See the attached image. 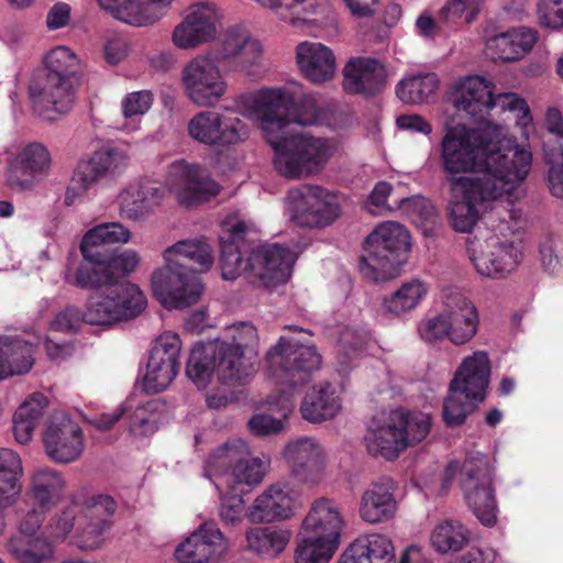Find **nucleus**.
Masks as SVG:
<instances>
[{
	"label": "nucleus",
	"mask_w": 563,
	"mask_h": 563,
	"mask_svg": "<svg viewBox=\"0 0 563 563\" xmlns=\"http://www.w3.org/2000/svg\"><path fill=\"white\" fill-rule=\"evenodd\" d=\"M166 196V189L153 181L140 185L135 192H126L122 197L121 214L130 220H140L161 206Z\"/></svg>",
	"instance_id": "43"
},
{
	"label": "nucleus",
	"mask_w": 563,
	"mask_h": 563,
	"mask_svg": "<svg viewBox=\"0 0 563 563\" xmlns=\"http://www.w3.org/2000/svg\"><path fill=\"white\" fill-rule=\"evenodd\" d=\"M261 45L235 30L224 34L213 59L198 56L183 70V82L188 98L200 107L213 106L225 93L227 84L216 63L232 70H245L257 62Z\"/></svg>",
	"instance_id": "3"
},
{
	"label": "nucleus",
	"mask_w": 563,
	"mask_h": 563,
	"mask_svg": "<svg viewBox=\"0 0 563 563\" xmlns=\"http://www.w3.org/2000/svg\"><path fill=\"white\" fill-rule=\"evenodd\" d=\"M340 409L341 401L335 388L327 382L313 385L300 406L302 418L314 423L332 419Z\"/></svg>",
	"instance_id": "42"
},
{
	"label": "nucleus",
	"mask_w": 563,
	"mask_h": 563,
	"mask_svg": "<svg viewBox=\"0 0 563 563\" xmlns=\"http://www.w3.org/2000/svg\"><path fill=\"white\" fill-rule=\"evenodd\" d=\"M409 250L410 234L404 225L382 223L365 240L360 271L374 282L394 278L406 263Z\"/></svg>",
	"instance_id": "12"
},
{
	"label": "nucleus",
	"mask_w": 563,
	"mask_h": 563,
	"mask_svg": "<svg viewBox=\"0 0 563 563\" xmlns=\"http://www.w3.org/2000/svg\"><path fill=\"white\" fill-rule=\"evenodd\" d=\"M33 497L40 508H47L57 499L64 488L62 475L51 468L37 470L33 475Z\"/></svg>",
	"instance_id": "52"
},
{
	"label": "nucleus",
	"mask_w": 563,
	"mask_h": 563,
	"mask_svg": "<svg viewBox=\"0 0 563 563\" xmlns=\"http://www.w3.org/2000/svg\"><path fill=\"white\" fill-rule=\"evenodd\" d=\"M290 533L275 527H260L250 530L246 534L249 548L254 552L273 558L279 554L287 545Z\"/></svg>",
	"instance_id": "49"
},
{
	"label": "nucleus",
	"mask_w": 563,
	"mask_h": 563,
	"mask_svg": "<svg viewBox=\"0 0 563 563\" xmlns=\"http://www.w3.org/2000/svg\"><path fill=\"white\" fill-rule=\"evenodd\" d=\"M453 104L475 120H483L496 107L501 110L529 112L527 102L514 92L495 95L493 84L481 76L466 77L460 85Z\"/></svg>",
	"instance_id": "15"
},
{
	"label": "nucleus",
	"mask_w": 563,
	"mask_h": 563,
	"mask_svg": "<svg viewBox=\"0 0 563 563\" xmlns=\"http://www.w3.org/2000/svg\"><path fill=\"white\" fill-rule=\"evenodd\" d=\"M153 93L150 90H141L128 93L122 101L124 117L130 118L144 114L153 104Z\"/></svg>",
	"instance_id": "62"
},
{
	"label": "nucleus",
	"mask_w": 563,
	"mask_h": 563,
	"mask_svg": "<svg viewBox=\"0 0 563 563\" xmlns=\"http://www.w3.org/2000/svg\"><path fill=\"white\" fill-rule=\"evenodd\" d=\"M181 341L174 332H164L154 342L146 365L144 389L156 394L167 388L178 374Z\"/></svg>",
	"instance_id": "23"
},
{
	"label": "nucleus",
	"mask_w": 563,
	"mask_h": 563,
	"mask_svg": "<svg viewBox=\"0 0 563 563\" xmlns=\"http://www.w3.org/2000/svg\"><path fill=\"white\" fill-rule=\"evenodd\" d=\"M168 178L176 187L179 203L186 207L208 201L221 190L220 185L208 175L205 168L183 159L170 165Z\"/></svg>",
	"instance_id": "24"
},
{
	"label": "nucleus",
	"mask_w": 563,
	"mask_h": 563,
	"mask_svg": "<svg viewBox=\"0 0 563 563\" xmlns=\"http://www.w3.org/2000/svg\"><path fill=\"white\" fill-rule=\"evenodd\" d=\"M342 528L336 503L325 497L316 499L297 536L296 563H329L339 547Z\"/></svg>",
	"instance_id": "9"
},
{
	"label": "nucleus",
	"mask_w": 563,
	"mask_h": 563,
	"mask_svg": "<svg viewBox=\"0 0 563 563\" xmlns=\"http://www.w3.org/2000/svg\"><path fill=\"white\" fill-rule=\"evenodd\" d=\"M218 15L211 4L192 5L185 20L175 27L173 41L180 48H191L211 40L217 32Z\"/></svg>",
	"instance_id": "30"
},
{
	"label": "nucleus",
	"mask_w": 563,
	"mask_h": 563,
	"mask_svg": "<svg viewBox=\"0 0 563 563\" xmlns=\"http://www.w3.org/2000/svg\"><path fill=\"white\" fill-rule=\"evenodd\" d=\"M484 0H446L439 10L440 23L446 33L473 23L481 13Z\"/></svg>",
	"instance_id": "47"
},
{
	"label": "nucleus",
	"mask_w": 563,
	"mask_h": 563,
	"mask_svg": "<svg viewBox=\"0 0 563 563\" xmlns=\"http://www.w3.org/2000/svg\"><path fill=\"white\" fill-rule=\"evenodd\" d=\"M296 507V492L287 485H272L255 499L251 516L254 520L271 522L289 518Z\"/></svg>",
	"instance_id": "40"
},
{
	"label": "nucleus",
	"mask_w": 563,
	"mask_h": 563,
	"mask_svg": "<svg viewBox=\"0 0 563 563\" xmlns=\"http://www.w3.org/2000/svg\"><path fill=\"white\" fill-rule=\"evenodd\" d=\"M292 221L303 228H324L341 216L338 196L318 185L303 184L288 191Z\"/></svg>",
	"instance_id": "16"
},
{
	"label": "nucleus",
	"mask_w": 563,
	"mask_h": 563,
	"mask_svg": "<svg viewBox=\"0 0 563 563\" xmlns=\"http://www.w3.org/2000/svg\"><path fill=\"white\" fill-rule=\"evenodd\" d=\"M117 509L115 500L108 495L92 496L82 510L85 526L82 541L79 545L84 550L98 548L102 542V534L111 527V517Z\"/></svg>",
	"instance_id": "38"
},
{
	"label": "nucleus",
	"mask_w": 563,
	"mask_h": 563,
	"mask_svg": "<svg viewBox=\"0 0 563 563\" xmlns=\"http://www.w3.org/2000/svg\"><path fill=\"white\" fill-rule=\"evenodd\" d=\"M538 40L533 29L519 26L489 37L486 42L487 54L494 62L510 63L528 54Z\"/></svg>",
	"instance_id": "37"
},
{
	"label": "nucleus",
	"mask_w": 563,
	"mask_h": 563,
	"mask_svg": "<svg viewBox=\"0 0 563 563\" xmlns=\"http://www.w3.org/2000/svg\"><path fill=\"white\" fill-rule=\"evenodd\" d=\"M188 135L208 146H228L249 137L247 125L238 117L205 110L196 113L188 122Z\"/></svg>",
	"instance_id": "21"
},
{
	"label": "nucleus",
	"mask_w": 563,
	"mask_h": 563,
	"mask_svg": "<svg viewBox=\"0 0 563 563\" xmlns=\"http://www.w3.org/2000/svg\"><path fill=\"white\" fill-rule=\"evenodd\" d=\"M43 441L48 456L58 463H70L84 451L81 428L67 417L52 421Z\"/></svg>",
	"instance_id": "29"
},
{
	"label": "nucleus",
	"mask_w": 563,
	"mask_h": 563,
	"mask_svg": "<svg viewBox=\"0 0 563 563\" xmlns=\"http://www.w3.org/2000/svg\"><path fill=\"white\" fill-rule=\"evenodd\" d=\"M2 343L12 376L30 372L34 364V345L20 338H3Z\"/></svg>",
	"instance_id": "54"
},
{
	"label": "nucleus",
	"mask_w": 563,
	"mask_h": 563,
	"mask_svg": "<svg viewBox=\"0 0 563 563\" xmlns=\"http://www.w3.org/2000/svg\"><path fill=\"white\" fill-rule=\"evenodd\" d=\"M249 108L261 121L265 135L289 133L290 124H317L321 109L314 97L295 98L282 89H263L250 98Z\"/></svg>",
	"instance_id": "11"
},
{
	"label": "nucleus",
	"mask_w": 563,
	"mask_h": 563,
	"mask_svg": "<svg viewBox=\"0 0 563 563\" xmlns=\"http://www.w3.org/2000/svg\"><path fill=\"white\" fill-rule=\"evenodd\" d=\"M140 256L135 251H113L91 262H81L75 268L68 267L65 282L81 289H96L101 285L121 284L119 278L135 271Z\"/></svg>",
	"instance_id": "17"
},
{
	"label": "nucleus",
	"mask_w": 563,
	"mask_h": 563,
	"mask_svg": "<svg viewBox=\"0 0 563 563\" xmlns=\"http://www.w3.org/2000/svg\"><path fill=\"white\" fill-rule=\"evenodd\" d=\"M232 492L224 494L221 497L219 515L224 525H235L242 520V514L244 510V500L241 494L246 493L243 488L239 492L231 489Z\"/></svg>",
	"instance_id": "57"
},
{
	"label": "nucleus",
	"mask_w": 563,
	"mask_h": 563,
	"mask_svg": "<svg viewBox=\"0 0 563 563\" xmlns=\"http://www.w3.org/2000/svg\"><path fill=\"white\" fill-rule=\"evenodd\" d=\"M430 429L429 415L397 408L384 419L374 420L364 441L371 455L393 461L407 448L424 440Z\"/></svg>",
	"instance_id": "10"
},
{
	"label": "nucleus",
	"mask_w": 563,
	"mask_h": 563,
	"mask_svg": "<svg viewBox=\"0 0 563 563\" xmlns=\"http://www.w3.org/2000/svg\"><path fill=\"white\" fill-rule=\"evenodd\" d=\"M250 227L242 220L230 224L225 222L219 236L220 241V268L222 278L234 280L242 273L251 274L249 254L253 246L247 241Z\"/></svg>",
	"instance_id": "25"
},
{
	"label": "nucleus",
	"mask_w": 563,
	"mask_h": 563,
	"mask_svg": "<svg viewBox=\"0 0 563 563\" xmlns=\"http://www.w3.org/2000/svg\"><path fill=\"white\" fill-rule=\"evenodd\" d=\"M245 451V441L241 439L228 441L214 450L206 462V473L217 479L216 486H227L231 489V472L236 464L239 454Z\"/></svg>",
	"instance_id": "46"
},
{
	"label": "nucleus",
	"mask_w": 563,
	"mask_h": 563,
	"mask_svg": "<svg viewBox=\"0 0 563 563\" xmlns=\"http://www.w3.org/2000/svg\"><path fill=\"white\" fill-rule=\"evenodd\" d=\"M419 331L421 338L427 342H437L443 339L449 340L448 310L445 309L435 317L428 319L421 324Z\"/></svg>",
	"instance_id": "61"
},
{
	"label": "nucleus",
	"mask_w": 563,
	"mask_h": 563,
	"mask_svg": "<svg viewBox=\"0 0 563 563\" xmlns=\"http://www.w3.org/2000/svg\"><path fill=\"white\" fill-rule=\"evenodd\" d=\"M428 294L427 285L420 279L404 283L395 292L384 299L388 312L400 316L415 309Z\"/></svg>",
	"instance_id": "50"
},
{
	"label": "nucleus",
	"mask_w": 563,
	"mask_h": 563,
	"mask_svg": "<svg viewBox=\"0 0 563 563\" xmlns=\"http://www.w3.org/2000/svg\"><path fill=\"white\" fill-rule=\"evenodd\" d=\"M295 261L296 254L286 245L264 243L253 246L249 254V283L267 290L285 285L291 276Z\"/></svg>",
	"instance_id": "19"
},
{
	"label": "nucleus",
	"mask_w": 563,
	"mask_h": 563,
	"mask_svg": "<svg viewBox=\"0 0 563 563\" xmlns=\"http://www.w3.org/2000/svg\"><path fill=\"white\" fill-rule=\"evenodd\" d=\"M396 202L413 223L424 228L426 235L430 234L438 217L431 200L422 196H413Z\"/></svg>",
	"instance_id": "55"
},
{
	"label": "nucleus",
	"mask_w": 563,
	"mask_h": 563,
	"mask_svg": "<svg viewBox=\"0 0 563 563\" xmlns=\"http://www.w3.org/2000/svg\"><path fill=\"white\" fill-rule=\"evenodd\" d=\"M51 169L52 155L48 148L43 143L31 142L9 161L7 185L18 192L31 191L48 177Z\"/></svg>",
	"instance_id": "22"
},
{
	"label": "nucleus",
	"mask_w": 563,
	"mask_h": 563,
	"mask_svg": "<svg viewBox=\"0 0 563 563\" xmlns=\"http://www.w3.org/2000/svg\"><path fill=\"white\" fill-rule=\"evenodd\" d=\"M54 536L56 538H65L76 527L80 536V542L82 541L85 519H82V515L78 517L77 506H69L64 509L54 520Z\"/></svg>",
	"instance_id": "60"
},
{
	"label": "nucleus",
	"mask_w": 563,
	"mask_h": 563,
	"mask_svg": "<svg viewBox=\"0 0 563 563\" xmlns=\"http://www.w3.org/2000/svg\"><path fill=\"white\" fill-rule=\"evenodd\" d=\"M521 252L514 243L489 239L485 250L473 252L471 260L476 271L486 277H504L512 272L521 261Z\"/></svg>",
	"instance_id": "32"
},
{
	"label": "nucleus",
	"mask_w": 563,
	"mask_h": 563,
	"mask_svg": "<svg viewBox=\"0 0 563 563\" xmlns=\"http://www.w3.org/2000/svg\"><path fill=\"white\" fill-rule=\"evenodd\" d=\"M128 165L124 151L104 146L95 151L88 158L80 159L73 173L65 192V205L71 206L101 180L119 174Z\"/></svg>",
	"instance_id": "18"
},
{
	"label": "nucleus",
	"mask_w": 563,
	"mask_h": 563,
	"mask_svg": "<svg viewBox=\"0 0 563 563\" xmlns=\"http://www.w3.org/2000/svg\"><path fill=\"white\" fill-rule=\"evenodd\" d=\"M223 533L213 521L201 525L175 550L180 563H210L219 560L227 551Z\"/></svg>",
	"instance_id": "26"
},
{
	"label": "nucleus",
	"mask_w": 563,
	"mask_h": 563,
	"mask_svg": "<svg viewBox=\"0 0 563 563\" xmlns=\"http://www.w3.org/2000/svg\"><path fill=\"white\" fill-rule=\"evenodd\" d=\"M438 87L439 79L434 73L417 74L399 81L396 95L405 103L419 104L427 102Z\"/></svg>",
	"instance_id": "48"
},
{
	"label": "nucleus",
	"mask_w": 563,
	"mask_h": 563,
	"mask_svg": "<svg viewBox=\"0 0 563 563\" xmlns=\"http://www.w3.org/2000/svg\"><path fill=\"white\" fill-rule=\"evenodd\" d=\"M22 474L0 472V507H9L20 493L19 479Z\"/></svg>",
	"instance_id": "63"
},
{
	"label": "nucleus",
	"mask_w": 563,
	"mask_h": 563,
	"mask_svg": "<svg viewBox=\"0 0 563 563\" xmlns=\"http://www.w3.org/2000/svg\"><path fill=\"white\" fill-rule=\"evenodd\" d=\"M321 366V355L314 345L300 344L297 340L280 336L266 354V375L280 388L278 399L269 395L267 404L280 405L279 412L286 418L291 410V391L307 384L312 374Z\"/></svg>",
	"instance_id": "5"
},
{
	"label": "nucleus",
	"mask_w": 563,
	"mask_h": 563,
	"mask_svg": "<svg viewBox=\"0 0 563 563\" xmlns=\"http://www.w3.org/2000/svg\"><path fill=\"white\" fill-rule=\"evenodd\" d=\"M468 540V530L455 520H445L439 523L431 534V544L440 553L461 551Z\"/></svg>",
	"instance_id": "51"
},
{
	"label": "nucleus",
	"mask_w": 563,
	"mask_h": 563,
	"mask_svg": "<svg viewBox=\"0 0 563 563\" xmlns=\"http://www.w3.org/2000/svg\"><path fill=\"white\" fill-rule=\"evenodd\" d=\"M225 355L230 349L225 345L207 342L196 344L188 357L186 366L187 377L199 389H205L217 373L218 379L225 385H243L241 373L243 369H233L232 363L227 361Z\"/></svg>",
	"instance_id": "20"
},
{
	"label": "nucleus",
	"mask_w": 563,
	"mask_h": 563,
	"mask_svg": "<svg viewBox=\"0 0 563 563\" xmlns=\"http://www.w3.org/2000/svg\"><path fill=\"white\" fill-rule=\"evenodd\" d=\"M82 322H86V310L81 311L75 306H68L55 316L49 329L56 332L76 333Z\"/></svg>",
	"instance_id": "59"
},
{
	"label": "nucleus",
	"mask_w": 563,
	"mask_h": 563,
	"mask_svg": "<svg viewBox=\"0 0 563 563\" xmlns=\"http://www.w3.org/2000/svg\"><path fill=\"white\" fill-rule=\"evenodd\" d=\"M257 341L256 328L250 322L232 324L225 329L222 340L212 341L230 349V354L233 355H225V358L232 363L233 369H243L241 373L243 384L255 372L253 364L245 360V353L252 352L256 347Z\"/></svg>",
	"instance_id": "36"
},
{
	"label": "nucleus",
	"mask_w": 563,
	"mask_h": 563,
	"mask_svg": "<svg viewBox=\"0 0 563 563\" xmlns=\"http://www.w3.org/2000/svg\"><path fill=\"white\" fill-rule=\"evenodd\" d=\"M296 60L301 75L312 84L331 80L336 70L333 51L319 42L299 43L296 47Z\"/></svg>",
	"instance_id": "33"
},
{
	"label": "nucleus",
	"mask_w": 563,
	"mask_h": 563,
	"mask_svg": "<svg viewBox=\"0 0 563 563\" xmlns=\"http://www.w3.org/2000/svg\"><path fill=\"white\" fill-rule=\"evenodd\" d=\"M131 238V232L120 222H104L95 225L82 238L80 242V253L82 262L96 263L97 260L114 250L110 245L115 243H126Z\"/></svg>",
	"instance_id": "39"
},
{
	"label": "nucleus",
	"mask_w": 563,
	"mask_h": 563,
	"mask_svg": "<svg viewBox=\"0 0 563 563\" xmlns=\"http://www.w3.org/2000/svg\"><path fill=\"white\" fill-rule=\"evenodd\" d=\"M490 375L492 363L487 352L475 351L462 361L443 401V421L448 427L463 424L477 405L484 401Z\"/></svg>",
	"instance_id": "8"
},
{
	"label": "nucleus",
	"mask_w": 563,
	"mask_h": 563,
	"mask_svg": "<svg viewBox=\"0 0 563 563\" xmlns=\"http://www.w3.org/2000/svg\"><path fill=\"white\" fill-rule=\"evenodd\" d=\"M460 475V485L467 506L482 525L493 527L497 522L498 506L494 471L487 457L481 454L467 456Z\"/></svg>",
	"instance_id": "13"
},
{
	"label": "nucleus",
	"mask_w": 563,
	"mask_h": 563,
	"mask_svg": "<svg viewBox=\"0 0 563 563\" xmlns=\"http://www.w3.org/2000/svg\"><path fill=\"white\" fill-rule=\"evenodd\" d=\"M338 563H395V550L384 534H367L356 539Z\"/></svg>",
	"instance_id": "41"
},
{
	"label": "nucleus",
	"mask_w": 563,
	"mask_h": 563,
	"mask_svg": "<svg viewBox=\"0 0 563 563\" xmlns=\"http://www.w3.org/2000/svg\"><path fill=\"white\" fill-rule=\"evenodd\" d=\"M106 289L90 296L86 307V323L111 325L137 317L146 307V298L134 284L101 285Z\"/></svg>",
	"instance_id": "14"
},
{
	"label": "nucleus",
	"mask_w": 563,
	"mask_h": 563,
	"mask_svg": "<svg viewBox=\"0 0 563 563\" xmlns=\"http://www.w3.org/2000/svg\"><path fill=\"white\" fill-rule=\"evenodd\" d=\"M265 471V463L260 457L251 456L245 443V451L239 454L238 462L231 472V489H236L238 485L253 487L260 484L263 481Z\"/></svg>",
	"instance_id": "53"
},
{
	"label": "nucleus",
	"mask_w": 563,
	"mask_h": 563,
	"mask_svg": "<svg viewBox=\"0 0 563 563\" xmlns=\"http://www.w3.org/2000/svg\"><path fill=\"white\" fill-rule=\"evenodd\" d=\"M523 181L497 178L454 179L449 187V220L452 228L462 233L471 232L479 220V208L487 202L505 199L514 203L521 197Z\"/></svg>",
	"instance_id": "7"
},
{
	"label": "nucleus",
	"mask_w": 563,
	"mask_h": 563,
	"mask_svg": "<svg viewBox=\"0 0 563 563\" xmlns=\"http://www.w3.org/2000/svg\"><path fill=\"white\" fill-rule=\"evenodd\" d=\"M173 0H98L101 8L117 20L135 26L158 21Z\"/></svg>",
	"instance_id": "35"
},
{
	"label": "nucleus",
	"mask_w": 563,
	"mask_h": 563,
	"mask_svg": "<svg viewBox=\"0 0 563 563\" xmlns=\"http://www.w3.org/2000/svg\"><path fill=\"white\" fill-rule=\"evenodd\" d=\"M166 265L152 275L155 298L167 309L196 303L202 294L199 275L213 264L211 247L198 240H183L164 252Z\"/></svg>",
	"instance_id": "2"
},
{
	"label": "nucleus",
	"mask_w": 563,
	"mask_h": 563,
	"mask_svg": "<svg viewBox=\"0 0 563 563\" xmlns=\"http://www.w3.org/2000/svg\"><path fill=\"white\" fill-rule=\"evenodd\" d=\"M249 428L255 435H269L282 431L283 421L279 418H273L265 413H258L250 419Z\"/></svg>",
	"instance_id": "64"
},
{
	"label": "nucleus",
	"mask_w": 563,
	"mask_h": 563,
	"mask_svg": "<svg viewBox=\"0 0 563 563\" xmlns=\"http://www.w3.org/2000/svg\"><path fill=\"white\" fill-rule=\"evenodd\" d=\"M397 483L389 476H382L363 492L360 505V518L371 525L391 520L398 510L395 493Z\"/></svg>",
	"instance_id": "28"
},
{
	"label": "nucleus",
	"mask_w": 563,
	"mask_h": 563,
	"mask_svg": "<svg viewBox=\"0 0 563 563\" xmlns=\"http://www.w3.org/2000/svg\"><path fill=\"white\" fill-rule=\"evenodd\" d=\"M284 456L294 475L301 482L318 483L323 472L321 446L311 438H302L289 443Z\"/></svg>",
	"instance_id": "34"
},
{
	"label": "nucleus",
	"mask_w": 563,
	"mask_h": 563,
	"mask_svg": "<svg viewBox=\"0 0 563 563\" xmlns=\"http://www.w3.org/2000/svg\"><path fill=\"white\" fill-rule=\"evenodd\" d=\"M7 550L16 563H53L52 543L42 536L14 534L7 542Z\"/></svg>",
	"instance_id": "44"
},
{
	"label": "nucleus",
	"mask_w": 563,
	"mask_h": 563,
	"mask_svg": "<svg viewBox=\"0 0 563 563\" xmlns=\"http://www.w3.org/2000/svg\"><path fill=\"white\" fill-rule=\"evenodd\" d=\"M79 82L77 55L66 46L52 48L44 56L43 67L34 70L29 82L33 110L48 121L68 113L75 104Z\"/></svg>",
	"instance_id": "4"
},
{
	"label": "nucleus",
	"mask_w": 563,
	"mask_h": 563,
	"mask_svg": "<svg viewBox=\"0 0 563 563\" xmlns=\"http://www.w3.org/2000/svg\"><path fill=\"white\" fill-rule=\"evenodd\" d=\"M163 404L159 400H151L139 406L130 418V429L132 432L142 434L152 433L156 429L157 412L162 409Z\"/></svg>",
	"instance_id": "56"
},
{
	"label": "nucleus",
	"mask_w": 563,
	"mask_h": 563,
	"mask_svg": "<svg viewBox=\"0 0 563 563\" xmlns=\"http://www.w3.org/2000/svg\"><path fill=\"white\" fill-rule=\"evenodd\" d=\"M531 163V152L521 148L514 137H508L501 125L444 126L439 164L449 187L454 179L525 181Z\"/></svg>",
	"instance_id": "1"
},
{
	"label": "nucleus",
	"mask_w": 563,
	"mask_h": 563,
	"mask_svg": "<svg viewBox=\"0 0 563 563\" xmlns=\"http://www.w3.org/2000/svg\"><path fill=\"white\" fill-rule=\"evenodd\" d=\"M274 150V168L288 179H300L321 173L336 151L335 142L309 134H268L264 136Z\"/></svg>",
	"instance_id": "6"
},
{
	"label": "nucleus",
	"mask_w": 563,
	"mask_h": 563,
	"mask_svg": "<svg viewBox=\"0 0 563 563\" xmlns=\"http://www.w3.org/2000/svg\"><path fill=\"white\" fill-rule=\"evenodd\" d=\"M47 405L48 400L44 394L33 393L16 409L13 416V433L19 443L26 444L31 441Z\"/></svg>",
	"instance_id": "45"
},
{
	"label": "nucleus",
	"mask_w": 563,
	"mask_h": 563,
	"mask_svg": "<svg viewBox=\"0 0 563 563\" xmlns=\"http://www.w3.org/2000/svg\"><path fill=\"white\" fill-rule=\"evenodd\" d=\"M444 306L448 310L449 341L457 346L468 343L478 331L479 317L476 307L457 291L445 296Z\"/></svg>",
	"instance_id": "31"
},
{
	"label": "nucleus",
	"mask_w": 563,
	"mask_h": 563,
	"mask_svg": "<svg viewBox=\"0 0 563 563\" xmlns=\"http://www.w3.org/2000/svg\"><path fill=\"white\" fill-rule=\"evenodd\" d=\"M539 24L545 29H563V0H539L538 7Z\"/></svg>",
	"instance_id": "58"
},
{
	"label": "nucleus",
	"mask_w": 563,
	"mask_h": 563,
	"mask_svg": "<svg viewBox=\"0 0 563 563\" xmlns=\"http://www.w3.org/2000/svg\"><path fill=\"white\" fill-rule=\"evenodd\" d=\"M386 84V68L375 58L354 57L343 68L342 86L349 95L375 97L385 89Z\"/></svg>",
	"instance_id": "27"
}]
</instances>
